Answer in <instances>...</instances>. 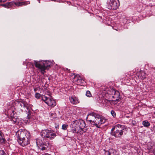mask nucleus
I'll use <instances>...</instances> for the list:
<instances>
[{
	"mask_svg": "<svg viewBox=\"0 0 155 155\" xmlns=\"http://www.w3.org/2000/svg\"><path fill=\"white\" fill-rule=\"evenodd\" d=\"M86 120L98 128H100V126L104 124L107 120L104 117H102L101 115L94 112L88 114Z\"/></svg>",
	"mask_w": 155,
	"mask_h": 155,
	"instance_id": "f257e3e1",
	"label": "nucleus"
},
{
	"mask_svg": "<svg viewBox=\"0 0 155 155\" xmlns=\"http://www.w3.org/2000/svg\"><path fill=\"white\" fill-rule=\"evenodd\" d=\"M85 126L84 121L82 120H77L71 123L70 124V131L76 132L80 134H83L84 131L83 129Z\"/></svg>",
	"mask_w": 155,
	"mask_h": 155,
	"instance_id": "f03ea898",
	"label": "nucleus"
},
{
	"mask_svg": "<svg viewBox=\"0 0 155 155\" xmlns=\"http://www.w3.org/2000/svg\"><path fill=\"white\" fill-rule=\"evenodd\" d=\"M16 134L18 135V141L21 146H25L29 143L30 135L27 130H19Z\"/></svg>",
	"mask_w": 155,
	"mask_h": 155,
	"instance_id": "7ed1b4c3",
	"label": "nucleus"
},
{
	"mask_svg": "<svg viewBox=\"0 0 155 155\" xmlns=\"http://www.w3.org/2000/svg\"><path fill=\"white\" fill-rule=\"evenodd\" d=\"M127 128L125 126L117 124L113 127L111 130V134L117 138H120L124 134H125Z\"/></svg>",
	"mask_w": 155,
	"mask_h": 155,
	"instance_id": "20e7f679",
	"label": "nucleus"
},
{
	"mask_svg": "<svg viewBox=\"0 0 155 155\" xmlns=\"http://www.w3.org/2000/svg\"><path fill=\"white\" fill-rule=\"evenodd\" d=\"M16 102L18 103L17 106L22 111H25L28 113L27 122L29 123L31 121L33 122L34 119V117L29 114L30 110L29 107V104L26 102H23L21 100H17Z\"/></svg>",
	"mask_w": 155,
	"mask_h": 155,
	"instance_id": "39448f33",
	"label": "nucleus"
},
{
	"mask_svg": "<svg viewBox=\"0 0 155 155\" xmlns=\"http://www.w3.org/2000/svg\"><path fill=\"white\" fill-rule=\"evenodd\" d=\"M40 134L43 138L50 140H53L56 136L53 131L48 129L42 130Z\"/></svg>",
	"mask_w": 155,
	"mask_h": 155,
	"instance_id": "423d86ee",
	"label": "nucleus"
},
{
	"mask_svg": "<svg viewBox=\"0 0 155 155\" xmlns=\"http://www.w3.org/2000/svg\"><path fill=\"white\" fill-rule=\"evenodd\" d=\"M30 2L29 1H20L15 2H12L7 3L5 4L2 5L5 8H9L12 6L14 5L17 7L22 6L23 5H27L30 4Z\"/></svg>",
	"mask_w": 155,
	"mask_h": 155,
	"instance_id": "0eeeda50",
	"label": "nucleus"
},
{
	"mask_svg": "<svg viewBox=\"0 0 155 155\" xmlns=\"http://www.w3.org/2000/svg\"><path fill=\"white\" fill-rule=\"evenodd\" d=\"M34 64L35 67L39 68L41 73L44 74L45 72V70L46 68L50 66V64H48L47 61H44V62L34 61Z\"/></svg>",
	"mask_w": 155,
	"mask_h": 155,
	"instance_id": "6e6552de",
	"label": "nucleus"
},
{
	"mask_svg": "<svg viewBox=\"0 0 155 155\" xmlns=\"http://www.w3.org/2000/svg\"><path fill=\"white\" fill-rule=\"evenodd\" d=\"M36 143L39 148L42 150L47 149L50 146L49 143H45L40 139L37 140Z\"/></svg>",
	"mask_w": 155,
	"mask_h": 155,
	"instance_id": "1a4fd4ad",
	"label": "nucleus"
},
{
	"mask_svg": "<svg viewBox=\"0 0 155 155\" xmlns=\"http://www.w3.org/2000/svg\"><path fill=\"white\" fill-rule=\"evenodd\" d=\"M107 8L109 9L116 10L119 6V3L115 0H110L107 2Z\"/></svg>",
	"mask_w": 155,
	"mask_h": 155,
	"instance_id": "9d476101",
	"label": "nucleus"
},
{
	"mask_svg": "<svg viewBox=\"0 0 155 155\" xmlns=\"http://www.w3.org/2000/svg\"><path fill=\"white\" fill-rule=\"evenodd\" d=\"M41 99L44 101L48 106L54 107L56 105L55 101L53 97H41Z\"/></svg>",
	"mask_w": 155,
	"mask_h": 155,
	"instance_id": "9b49d317",
	"label": "nucleus"
},
{
	"mask_svg": "<svg viewBox=\"0 0 155 155\" xmlns=\"http://www.w3.org/2000/svg\"><path fill=\"white\" fill-rule=\"evenodd\" d=\"M8 114L11 117L12 120L15 123H18L19 120L17 116H16V114L14 113V110H9L8 111Z\"/></svg>",
	"mask_w": 155,
	"mask_h": 155,
	"instance_id": "f8f14e48",
	"label": "nucleus"
},
{
	"mask_svg": "<svg viewBox=\"0 0 155 155\" xmlns=\"http://www.w3.org/2000/svg\"><path fill=\"white\" fill-rule=\"evenodd\" d=\"M107 93L108 94L112 95L111 96V97H114V95L116 96V97H119L120 96V93L118 91L113 89H111L110 90H108Z\"/></svg>",
	"mask_w": 155,
	"mask_h": 155,
	"instance_id": "ddd939ff",
	"label": "nucleus"
},
{
	"mask_svg": "<svg viewBox=\"0 0 155 155\" xmlns=\"http://www.w3.org/2000/svg\"><path fill=\"white\" fill-rule=\"evenodd\" d=\"M105 155H118V154L115 150L110 149L108 151H105Z\"/></svg>",
	"mask_w": 155,
	"mask_h": 155,
	"instance_id": "4468645a",
	"label": "nucleus"
},
{
	"mask_svg": "<svg viewBox=\"0 0 155 155\" xmlns=\"http://www.w3.org/2000/svg\"><path fill=\"white\" fill-rule=\"evenodd\" d=\"M80 77L79 75H75L74 74L73 75H71L70 77V79L74 83L77 84L78 80Z\"/></svg>",
	"mask_w": 155,
	"mask_h": 155,
	"instance_id": "2eb2a0df",
	"label": "nucleus"
},
{
	"mask_svg": "<svg viewBox=\"0 0 155 155\" xmlns=\"http://www.w3.org/2000/svg\"><path fill=\"white\" fill-rule=\"evenodd\" d=\"M6 140L4 137L3 133L0 130V143H5Z\"/></svg>",
	"mask_w": 155,
	"mask_h": 155,
	"instance_id": "dca6fc26",
	"label": "nucleus"
},
{
	"mask_svg": "<svg viewBox=\"0 0 155 155\" xmlns=\"http://www.w3.org/2000/svg\"><path fill=\"white\" fill-rule=\"evenodd\" d=\"M71 102L73 104H76L79 103V101L77 97H70Z\"/></svg>",
	"mask_w": 155,
	"mask_h": 155,
	"instance_id": "f3484780",
	"label": "nucleus"
},
{
	"mask_svg": "<svg viewBox=\"0 0 155 155\" xmlns=\"http://www.w3.org/2000/svg\"><path fill=\"white\" fill-rule=\"evenodd\" d=\"M139 76L141 78V79H144L146 78V75L144 72L143 71H140L139 73Z\"/></svg>",
	"mask_w": 155,
	"mask_h": 155,
	"instance_id": "a211bd4d",
	"label": "nucleus"
},
{
	"mask_svg": "<svg viewBox=\"0 0 155 155\" xmlns=\"http://www.w3.org/2000/svg\"><path fill=\"white\" fill-rule=\"evenodd\" d=\"M142 124L145 127H148L150 125L149 122L147 120L143 121Z\"/></svg>",
	"mask_w": 155,
	"mask_h": 155,
	"instance_id": "6ab92c4d",
	"label": "nucleus"
},
{
	"mask_svg": "<svg viewBox=\"0 0 155 155\" xmlns=\"http://www.w3.org/2000/svg\"><path fill=\"white\" fill-rule=\"evenodd\" d=\"M79 77V78L77 83V84H82L84 82V80L82 79H81L80 77Z\"/></svg>",
	"mask_w": 155,
	"mask_h": 155,
	"instance_id": "aec40b11",
	"label": "nucleus"
},
{
	"mask_svg": "<svg viewBox=\"0 0 155 155\" xmlns=\"http://www.w3.org/2000/svg\"><path fill=\"white\" fill-rule=\"evenodd\" d=\"M86 95L87 97H91V93L89 91H86Z\"/></svg>",
	"mask_w": 155,
	"mask_h": 155,
	"instance_id": "412c9836",
	"label": "nucleus"
},
{
	"mask_svg": "<svg viewBox=\"0 0 155 155\" xmlns=\"http://www.w3.org/2000/svg\"><path fill=\"white\" fill-rule=\"evenodd\" d=\"M67 127L68 125L65 124H63L62 125V129H63V130H66L67 129Z\"/></svg>",
	"mask_w": 155,
	"mask_h": 155,
	"instance_id": "4be33fe9",
	"label": "nucleus"
},
{
	"mask_svg": "<svg viewBox=\"0 0 155 155\" xmlns=\"http://www.w3.org/2000/svg\"><path fill=\"white\" fill-rule=\"evenodd\" d=\"M111 114L114 117H115L116 116V114L115 111L113 110L111 111Z\"/></svg>",
	"mask_w": 155,
	"mask_h": 155,
	"instance_id": "5701e85b",
	"label": "nucleus"
},
{
	"mask_svg": "<svg viewBox=\"0 0 155 155\" xmlns=\"http://www.w3.org/2000/svg\"><path fill=\"white\" fill-rule=\"evenodd\" d=\"M6 154V153L3 150H0V155H5Z\"/></svg>",
	"mask_w": 155,
	"mask_h": 155,
	"instance_id": "b1692460",
	"label": "nucleus"
},
{
	"mask_svg": "<svg viewBox=\"0 0 155 155\" xmlns=\"http://www.w3.org/2000/svg\"><path fill=\"white\" fill-rule=\"evenodd\" d=\"M40 94L38 93H36L35 94V97H40Z\"/></svg>",
	"mask_w": 155,
	"mask_h": 155,
	"instance_id": "393cba45",
	"label": "nucleus"
},
{
	"mask_svg": "<svg viewBox=\"0 0 155 155\" xmlns=\"http://www.w3.org/2000/svg\"><path fill=\"white\" fill-rule=\"evenodd\" d=\"M51 117H52V116L53 115H54V116L53 117V118H54L55 117V113H51Z\"/></svg>",
	"mask_w": 155,
	"mask_h": 155,
	"instance_id": "a878e982",
	"label": "nucleus"
},
{
	"mask_svg": "<svg viewBox=\"0 0 155 155\" xmlns=\"http://www.w3.org/2000/svg\"><path fill=\"white\" fill-rule=\"evenodd\" d=\"M7 0H0V2H4L5 1H6Z\"/></svg>",
	"mask_w": 155,
	"mask_h": 155,
	"instance_id": "bb28decb",
	"label": "nucleus"
},
{
	"mask_svg": "<svg viewBox=\"0 0 155 155\" xmlns=\"http://www.w3.org/2000/svg\"><path fill=\"white\" fill-rule=\"evenodd\" d=\"M153 130L155 132V126H153L152 128Z\"/></svg>",
	"mask_w": 155,
	"mask_h": 155,
	"instance_id": "cd10ccee",
	"label": "nucleus"
},
{
	"mask_svg": "<svg viewBox=\"0 0 155 155\" xmlns=\"http://www.w3.org/2000/svg\"><path fill=\"white\" fill-rule=\"evenodd\" d=\"M43 155H50V154H48V153H45L44 154H43Z\"/></svg>",
	"mask_w": 155,
	"mask_h": 155,
	"instance_id": "c85d7f7f",
	"label": "nucleus"
},
{
	"mask_svg": "<svg viewBox=\"0 0 155 155\" xmlns=\"http://www.w3.org/2000/svg\"><path fill=\"white\" fill-rule=\"evenodd\" d=\"M39 3H40V1L39 0H38Z\"/></svg>",
	"mask_w": 155,
	"mask_h": 155,
	"instance_id": "c756f323",
	"label": "nucleus"
},
{
	"mask_svg": "<svg viewBox=\"0 0 155 155\" xmlns=\"http://www.w3.org/2000/svg\"><path fill=\"white\" fill-rule=\"evenodd\" d=\"M38 98V99H39L40 97H37Z\"/></svg>",
	"mask_w": 155,
	"mask_h": 155,
	"instance_id": "7c9ffc66",
	"label": "nucleus"
},
{
	"mask_svg": "<svg viewBox=\"0 0 155 155\" xmlns=\"http://www.w3.org/2000/svg\"><path fill=\"white\" fill-rule=\"evenodd\" d=\"M57 126L55 127H56V128H57Z\"/></svg>",
	"mask_w": 155,
	"mask_h": 155,
	"instance_id": "2f4dec72",
	"label": "nucleus"
},
{
	"mask_svg": "<svg viewBox=\"0 0 155 155\" xmlns=\"http://www.w3.org/2000/svg\"><path fill=\"white\" fill-rule=\"evenodd\" d=\"M57 126L55 127H56V128H57Z\"/></svg>",
	"mask_w": 155,
	"mask_h": 155,
	"instance_id": "473e14b6",
	"label": "nucleus"
},
{
	"mask_svg": "<svg viewBox=\"0 0 155 155\" xmlns=\"http://www.w3.org/2000/svg\"><path fill=\"white\" fill-rule=\"evenodd\" d=\"M69 71H70L69 70H68V72H69Z\"/></svg>",
	"mask_w": 155,
	"mask_h": 155,
	"instance_id": "72a5a7b5",
	"label": "nucleus"
},
{
	"mask_svg": "<svg viewBox=\"0 0 155 155\" xmlns=\"http://www.w3.org/2000/svg\"><path fill=\"white\" fill-rule=\"evenodd\" d=\"M7 155V154L6 155Z\"/></svg>",
	"mask_w": 155,
	"mask_h": 155,
	"instance_id": "f704fd0d",
	"label": "nucleus"
}]
</instances>
